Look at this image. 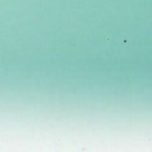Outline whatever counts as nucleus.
Masks as SVG:
<instances>
[{"label": "nucleus", "mask_w": 152, "mask_h": 152, "mask_svg": "<svg viewBox=\"0 0 152 152\" xmlns=\"http://www.w3.org/2000/svg\"><path fill=\"white\" fill-rule=\"evenodd\" d=\"M126 42V40H125V41H124V42Z\"/></svg>", "instance_id": "obj_1"}]
</instances>
